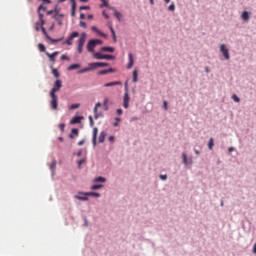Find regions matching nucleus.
<instances>
[{
	"label": "nucleus",
	"mask_w": 256,
	"mask_h": 256,
	"mask_svg": "<svg viewBox=\"0 0 256 256\" xmlns=\"http://www.w3.org/2000/svg\"><path fill=\"white\" fill-rule=\"evenodd\" d=\"M83 143H84V141H80V142H78V145L81 146V145H83Z\"/></svg>",
	"instance_id": "obj_63"
},
{
	"label": "nucleus",
	"mask_w": 256,
	"mask_h": 256,
	"mask_svg": "<svg viewBox=\"0 0 256 256\" xmlns=\"http://www.w3.org/2000/svg\"><path fill=\"white\" fill-rule=\"evenodd\" d=\"M160 179H162V181L167 180V175H160Z\"/></svg>",
	"instance_id": "obj_54"
},
{
	"label": "nucleus",
	"mask_w": 256,
	"mask_h": 256,
	"mask_svg": "<svg viewBox=\"0 0 256 256\" xmlns=\"http://www.w3.org/2000/svg\"><path fill=\"white\" fill-rule=\"evenodd\" d=\"M214 146H215V141L213 140V138H210L208 142V149L212 151Z\"/></svg>",
	"instance_id": "obj_24"
},
{
	"label": "nucleus",
	"mask_w": 256,
	"mask_h": 256,
	"mask_svg": "<svg viewBox=\"0 0 256 256\" xmlns=\"http://www.w3.org/2000/svg\"><path fill=\"white\" fill-rule=\"evenodd\" d=\"M89 71H90V70H89V67H86V68H83V69L79 70V71H78V74L81 75V74H83V73H89Z\"/></svg>",
	"instance_id": "obj_29"
},
{
	"label": "nucleus",
	"mask_w": 256,
	"mask_h": 256,
	"mask_svg": "<svg viewBox=\"0 0 256 256\" xmlns=\"http://www.w3.org/2000/svg\"><path fill=\"white\" fill-rule=\"evenodd\" d=\"M35 29H36V31H40V29H41V21L35 23Z\"/></svg>",
	"instance_id": "obj_37"
},
{
	"label": "nucleus",
	"mask_w": 256,
	"mask_h": 256,
	"mask_svg": "<svg viewBox=\"0 0 256 256\" xmlns=\"http://www.w3.org/2000/svg\"><path fill=\"white\" fill-rule=\"evenodd\" d=\"M71 17H75V10H72Z\"/></svg>",
	"instance_id": "obj_62"
},
{
	"label": "nucleus",
	"mask_w": 256,
	"mask_h": 256,
	"mask_svg": "<svg viewBox=\"0 0 256 256\" xmlns=\"http://www.w3.org/2000/svg\"><path fill=\"white\" fill-rule=\"evenodd\" d=\"M89 123H90V127H93V125H95V122L93 121V116H89Z\"/></svg>",
	"instance_id": "obj_40"
},
{
	"label": "nucleus",
	"mask_w": 256,
	"mask_h": 256,
	"mask_svg": "<svg viewBox=\"0 0 256 256\" xmlns=\"http://www.w3.org/2000/svg\"><path fill=\"white\" fill-rule=\"evenodd\" d=\"M74 197H75V199H78V201H89L88 196L79 194V192H78V195H76Z\"/></svg>",
	"instance_id": "obj_17"
},
{
	"label": "nucleus",
	"mask_w": 256,
	"mask_h": 256,
	"mask_svg": "<svg viewBox=\"0 0 256 256\" xmlns=\"http://www.w3.org/2000/svg\"><path fill=\"white\" fill-rule=\"evenodd\" d=\"M80 19H85V14L81 13L80 14Z\"/></svg>",
	"instance_id": "obj_61"
},
{
	"label": "nucleus",
	"mask_w": 256,
	"mask_h": 256,
	"mask_svg": "<svg viewBox=\"0 0 256 256\" xmlns=\"http://www.w3.org/2000/svg\"><path fill=\"white\" fill-rule=\"evenodd\" d=\"M89 9H91V7H89V6H81L80 7V11H89Z\"/></svg>",
	"instance_id": "obj_41"
},
{
	"label": "nucleus",
	"mask_w": 256,
	"mask_h": 256,
	"mask_svg": "<svg viewBox=\"0 0 256 256\" xmlns=\"http://www.w3.org/2000/svg\"><path fill=\"white\" fill-rule=\"evenodd\" d=\"M253 253H255V255H256V244H254V246H253Z\"/></svg>",
	"instance_id": "obj_60"
},
{
	"label": "nucleus",
	"mask_w": 256,
	"mask_h": 256,
	"mask_svg": "<svg viewBox=\"0 0 256 256\" xmlns=\"http://www.w3.org/2000/svg\"><path fill=\"white\" fill-rule=\"evenodd\" d=\"M98 67H99V62H94V63L88 64L89 71H94V69H98Z\"/></svg>",
	"instance_id": "obj_16"
},
{
	"label": "nucleus",
	"mask_w": 256,
	"mask_h": 256,
	"mask_svg": "<svg viewBox=\"0 0 256 256\" xmlns=\"http://www.w3.org/2000/svg\"><path fill=\"white\" fill-rule=\"evenodd\" d=\"M92 41H94V45H103V41L100 39H92Z\"/></svg>",
	"instance_id": "obj_34"
},
{
	"label": "nucleus",
	"mask_w": 256,
	"mask_h": 256,
	"mask_svg": "<svg viewBox=\"0 0 256 256\" xmlns=\"http://www.w3.org/2000/svg\"><path fill=\"white\" fill-rule=\"evenodd\" d=\"M232 99H233V101H235V103H239V101H241V99H239L238 96L235 94L232 95Z\"/></svg>",
	"instance_id": "obj_39"
},
{
	"label": "nucleus",
	"mask_w": 256,
	"mask_h": 256,
	"mask_svg": "<svg viewBox=\"0 0 256 256\" xmlns=\"http://www.w3.org/2000/svg\"><path fill=\"white\" fill-rule=\"evenodd\" d=\"M228 151H229V153H232V151H235V148H234V147H230V148L228 149Z\"/></svg>",
	"instance_id": "obj_59"
},
{
	"label": "nucleus",
	"mask_w": 256,
	"mask_h": 256,
	"mask_svg": "<svg viewBox=\"0 0 256 256\" xmlns=\"http://www.w3.org/2000/svg\"><path fill=\"white\" fill-rule=\"evenodd\" d=\"M41 31L45 35L46 39H48L52 43H59V40L49 37V34H47V30L45 29V27H43V24H41Z\"/></svg>",
	"instance_id": "obj_6"
},
{
	"label": "nucleus",
	"mask_w": 256,
	"mask_h": 256,
	"mask_svg": "<svg viewBox=\"0 0 256 256\" xmlns=\"http://www.w3.org/2000/svg\"><path fill=\"white\" fill-rule=\"evenodd\" d=\"M110 31H111L112 35H115V30L113 29V26H110Z\"/></svg>",
	"instance_id": "obj_57"
},
{
	"label": "nucleus",
	"mask_w": 256,
	"mask_h": 256,
	"mask_svg": "<svg viewBox=\"0 0 256 256\" xmlns=\"http://www.w3.org/2000/svg\"><path fill=\"white\" fill-rule=\"evenodd\" d=\"M103 105H104V107L109 106V99H104Z\"/></svg>",
	"instance_id": "obj_48"
},
{
	"label": "nucleus",
	"mask_w": 256,
	"mask_h": 256,
	"mask_svg": "<svg viewBox=\"0 0 256 256\" xmlns=\"http://www.w3.org/2000/svg\"><path fill=\"white\" fill-rule=\"evenodd\" d=\"M79 195H85L88 197H101V194L97 193V192H79Z\"/></svg>",
	"instance_id": "obj_11"
},
{
	"label": "nucleus",
	"mask_w": 256,
	"mask_h": 256,
	"mask_svg": "<svg viewBox=\"0 0 256 256\" xmlns=\"http://www.w3.org/2000/svg\"><path fill=\"white\" fill-rule=\"evenodd\" d=\"M94 59L103 60L106 59L108 61H111V59H115V56L109 55V54H102L100 52H96L93 54Z\"/></svg>",
	"instance_id": "obj_2"
},
{
	"label": "nucleus",
	"mask_w": 256,
	"mask_h": 256,
	"mask_svg": "<svg viewBox=\"0 0 256 256\" xmlns=\"http://www.w3.org/2000/svg\"><path fill=\"white\" fill-rule=\"evenodd\" d=\"M38 48H39V51H40L41 53H45V51H46L45 45H43V44H38Z\"/></svg>",
	"instance_id": "obj_31"
},
{
	"label": "nucleus",
	"mask_w": 256,
	"mask_h": 256,
	"mask_svg": "<svg viewBox=\"0 0 256 256\" xmlns=\"http://www.w3.org/2000/svg\"><path fill=\"white\" fill-rule=\"evenodd\" d=\"M101 51H103V52H108V53H113V51H115V48L105 46V47H102V48H101Z\"/></svg>",
	"instance_id": "obj_20"
},
{
	"label": "nucleus",
	"mask_w": 256,
	"mask_h": 256,
	"mask_svg": "<svg viewBox=\"0 0 256 256\" xmlns=\"http://www.w3.org/2000/svg\"><path fill=\"white\" fill-rule=\"evenodd\" d=\"M109 73H115V70L113 68H109V69H106V70H100L98 72V75H107Z\"/></svg>",
	"instance_id": "obj_14"
},
{
	"label": "nucleus",
	"mask_w": 256,
	"mask_h": 256,
	"mask_svg": "<svg viewBox=\"0 0 256 256\" xmlns=\"http://www.w3.org/2000/svg\"><path fill=\"white\" fill-rule=\"evenodd\" d=\"M97 133H98L97 128H94L93 129V145H97Z\"/></svg>",
	"instance_id": "obj_22"
},
{
	"label": "nucleus",
	"mask_w": 256,
	"mask_h": 256,
	"mask_svg": "<svg viewBox=\"0 0 256 256\" xmlns=\"http://www.w3.org/2000/svg\"><path fill=\"white\" fill-rule=\"evenodd\" d=\"M59 128L61 131H65V124H59Z\"/></svg>",
	"instance_id": "obj_49"
},
{
	"label": "nucleus",
	"mask_w": 256,
	"mask_h": 256,
	"mask_svg": "<svg viewBox=\"0 0 256 256\" xmlns=\"http://www.w3.org/2000/svg\"><path fill=\"white\" fill-rule=\"evenodd\" d=\"M116 113H117V115H123V110L122 109H117Z\"/></svg>",
	"instance_id": "obj_51"
},
{
	"label": "nucleus",
	"mask_w": 256,
	"mask_h": 256,
	"mask_svg": "<svg viewBox=\"0 0 256 256\" xmlns=\"http://www.w3.org/2000/svg\"><path fill=\"white\" fill-rule=\"evenodd\" d=\"M80 27H82L83 29H87V23L80 21Z\"/></svg>",
	"instance_id": "obj_44"
},
{
	"label": "nucleus",
	"mask_w": 256,
	"mask_h": 256,
	"mask_svg": "<svg viewBox=\"0 0 256 256\" xmlns=\"http://www.w3.org/2000/svg\"><path fill=\"white\" fill-rule=\"evenodd\" d=\"M61 60L62 61H69V57H67V55H62Z\"/></svg>",
	"instance_id": "obj_47"
},
{
	"label": "nucleus",
	"mask_w": 256,
	"mask_h": 256,
	"mask_svg": "<svg viewBox=\"0 0 256 256\" xmlns=\"http://www.w3.org/2000/svg\"><path fill=\"white\" fill-rule=\"evenodd\" d=\"M41 9H43V11H46L47 8H45V6L40 5L38 8V17L42 23V25H45V19L43 18V13H41Z\"/></svg>",
	"instance_id": "obj_7"
},
{
	"label": "nucleus",
	"mask_w": 256,
	"mask_h": 256,
	"mask_svg": "<svg viewBox=\"0 0 256 256\" xmlns=\"http://www.w3.org/2000/svg\"><path fill=\"white\" fill-rule=\"evenodd\" d=\"M85 37H86V34L82 33L81 37L78 40V46H77L78 53H83V47L85 46Z\"/></svg>",
	"instance_id": "obj_3"
},
{
	"label": "nucleus",
	"mask_w": 256,
	"mask_h": 256,
	"mask_svg": "<svg viewBox=\"0 0 256 256\" xmlns=\"http://www.w3.org/2000/svg\"><path fill=\"white\" fill-rule=\"evenodd\" d=\"M46 55H47V57H49V59L52 63H55V57H57L59 55V52L56 51V52H53L52 54L49 52H46Z\"/></svg>",
	"instance_id": "obj_13"
},
{
	"label": "nucleus",
	"mask_w": 256,
	"mask_h": 256,
	"mask_svg": "<svg viewBox=\"0 0 256 256\" xmlns=\"http://www.w3.org/2000/svg\"><path fill=\"white\" fill-rule=\"evenodd\" d=\"M88 19H93V15H88Z\"/></svg>",
	"instance_id": "obj_64"
},
{
	"label": "nucleus",
	"mask_w": 256,
	"mask_h": 256,
	"mask_svg": "<svg viewBox=\"0 0 256 256\" xmlns=\"http://www.w3.org/2000/svg\"><path fill=\"white\" fill-rule=\"evenodd\" d=\"M91 30H92V31H95V33H99V29H98L97 27H95V26H92V27H91Z\"/></svg>",
	"instance_id": "obj_50"
},
{
	"label": "nucleus",
	"mask_w": 256,
	"mask_h": 256,
	"mask_svg": "<svg viewBox=\"0 0 256 256\" xmlns=\"http://www.w3.org/2000/svg\"><path fill=\"white\" fill-rule=\"evenodd\" d=\"M114 15L118 20L121 19V14L118 11H115Z\"/></svg>",
	"instance_id": "obj_46"
},
{
	"label": "nucleus",
	"mask_w": 256,
	"mask_h": 256,
	"mask_svg": "<svg viewBox=\"0 0 256 256\" xmlns=\"http://www.w3.org/2000/svg\"><path fill=\"white\" fill-rule=\"evenodd\" d=\"M109 141H110V143H113V141H115V137L110 136V137H109Z\"/></svg>",
	"instance_id": "obj_56"
},
{
	"label": "nucleus",
	"mask_w": 256,
	"mask_h": 256,
	"mask_svg": "<svg viewBox=\"0 0 256 256\" xmlns=\"http://www.w3.org/2000/svg\"><path fill=\"white\" fill-rule=\"evenodd\" d=\"M79 35V32H72L70 37L66 40V45H73V39Z\"/></svg>",
	"instance_id": "obj_9"
},
{
	"label": "nucleus",
	"mask_w": 256,
	"mask_h": 256,
	"mask_svg": "<svg viewBox=\"0 0 256 256\" xmlns=\"http://www.w3.org/2000/svg\"><path fill=\"white\" fill-rule=\"evenodd\" d=\"M103 185L101 184H95L91 186L92 191H97V189H101Z\"/></svg>",
	"instance_id": "obj_28"
},
{
	"label": "nucleus",
	"mask_w": 256,
	"mask_h": 256,
	"mask_svg": "<svg viewBox=\"0 0 256 256\" xmlns=\"http://www.w3.org/2000/svg\"><path fill=\"white\" fill-rule=\"evenodd\" d=\"M102 1V3H103V5H104V7H107L109 4L107 3V0H101Z\"/></svg>",
	"instance_id": "obj_55"
},
{
	"label": "nucleus",
	"mask_w": 256,
	"mask_h": 256,
	"mask_svg": "<svg viewBox=\"0 0 256 256\" xmlns=\"http://www.w3.org/2000/svg\"><path fill=\"white\" fill-rule=\"evenodd\" d=\"M55 167H57V162L54 160V161H52V163L50 164V169H51V171H55Z\"/></svg>",
	"instance_id": "obj_32"
},
{
	"label": "nucleus",
	"mask_w": 256,
	"mask_h": 256,
	"mask_svg": "<svg viewBox=\"0 0 256 256\" xmlns=\"http://www.w3.org/2000/svg\"><path fill=\"white\" fill-rule=\"evenodd\" d=\"M128 57H129V63L127 65V69H131L135 63L133 60V54L129 53Z\"/></svg>",
	"instance_id": "obj_18"
},
{
	"label": "nucleus",
	"mask_w": 256,
	"mask_h": 256,
	"mask_svg": "<svg viewBox=\"0 0 256 256\" xmlns=\"http://www.w3.org/2000/svg\"><path fill=\"white\" fill-rule=\"evenodd\" d=\"M95 47H97L96 44H95V41L94 40H90L88 42V44H87V51L89 53H93L95 51Z\"/></svg>",
	"instance_id": "obj_8"
},
{
	"label": "nucleus",
	"mask_w": 256,
	"mask_h": 256,
	"mask_svg": "<svg viewBox=\"0 0 256 256\" xmlns=\"http://www.w3.org/2000/svg\"><path fill=\"white\" fill-rule=\"evenodd\" d=\"M43 3H46L47 5H49V3H51V0H42Z\"/></svg>",
	"instance_id": "obj_58"
},
{
	"label": "nucleus",
	"mask_w": 256,
	"mask_h": 256,
	"mask_svg": "<svg viewBox=\"0 0 256 256\" xmlns=\"http://www.w3.org/2000/svg\"><path fill=\"white\" fill-rule=\"evenodd\" d=\"M98 35H100V37H107V34L101 32V31L98 32Z\"/></svg>",
	"instance_id": "obj_52"
},
{
	"label": "nucleus",
	"mask_w": 256,
	"mask_h": 256,
	"mask_svg": "<svg viewBox=\"0 0 256 256\" xmlns=\"http://www.w3.org/2000/svg\"><path fill=\"white\" fill-rule=\"evenodd\" d=\"M138 80V75H137V70L133 71V83H137Z\"/></svg>",
	"instance_id": "obj_30"
},
{
	"label": "nucleus",
	"mask_w": 256,
	"mask_h": 256,
	"mask_svg": "<svg viewBox=\"0 0 256 256\" xmlns=\"http://www.w3.org/2000/svg\"><path fill=\"white\" fill-rule=\"evenodd\" d=\"M78 136H79V129L77 128L72 129L71 134L69 135V138L75 139V137H78Z\"/></svg>",
	"instance_id": "obj_15"
},
{
	"label": "nucleus",
	"mask_w": 256,
	"mask_h": 256,
	"mask_svg": "<svg viewBox=\"0 0 256 256\" xmlns=\"http://www.w3.org/2000/svg\"><path fill=\"white\" fill-rule=\"evenodd\" d=\"M83 116H75L71 119L70 125H77V123H81Z\"/></svg>",
	"instance_id": "obj_12"
},
{
	"label": "nucleus",
	"mask_w": 256,
	"mask_h": 256,
	"mask_svg": "<svg viewBox=\"0 0 256 256\" xmlns=\"http://www.w3.org/2000/svg\"><path fill=\"white\" fill-rule=\"evenodd\" d=\"M95 183H105L107 180L102 177V176H99L97 178L94 179Z\"/></svg>",
	"instance_id": "obj_25"
},
{
	"label": "nucleus",
	"mask_w": 256,
	"mask_h": 256,
	"mask_svg": "<svg viewBox=\"0 0 256 256\" xmlns=\"http://www.w3.org/2000/svg\"><path fill=\"white\" fill-rule=\"evenodd\" d=\"M79 107H80V104H72V105L70 106V109H72V110H74V109H79Z\"/></svg>",
	"instance_id": "obj_42"
},
{
	"label": "nucleus",
	"mask_w": 256,
	"mask_h": 256,
	"mask_svg": "<svg viewBox=\"0 0 256 256\" xmlns=\"http://www.w3.org/2000/svg\"><path fill=\"white\" fill-rule=\"evenodd\" d=\"M242 19H243V21H248L249 20V12L244 11L242 13Z\"/></svg>",
	"instance_id": "obj_26"
},
{
	"label": "nucleus",
	"mask_w": 256,
	"mask_h": 256,
	"mask_svg": "<svg viewBox=\"0 0 256 256\" xmlns=\"http://www.w3.org/2000/svg\"><path fill=\"white\" fill-rule=\"evenodd\" d=\"M163 109H164L165 111H167V101H164V102H163Z\"/></svg>",
	"instance_id": "obj_53"
},
{
	"label": "nucleus",
	"mask_w": 256,
	"mask_h": 256,
	"mask_svg": "<svg viewBox=\"0 0 256 256\" xmlns=\"http://www.w3.org/2000/svg\"><path fill=\"white\" fill-rule=\"evenodd\" d=\"M83 163H85V159H81L78 161V168L81 169V165H83Z\"/></svg>",
	"instance_id": "obj_43"
},
{
	"label": "nucleus",
	"mask_w": 256,
	"mask_h": 256,
	"mask_svg": "<svg viewBox=\"0 0 256 256\" xmlns=\"http://www.w3.org/2000/svg\"><path fill=\"white\" fill-rule=\"evenodd\" d=\"M52 75H54V77H56V79H59V72L57 71V69H55V68L52 69Z\"/></svg>",
	"instance_id": "obj_33"
},
{
	"label": "nucleus",
	"mask_w": 256,
	"mask_h": 256,
	"mask_svg": "<svg viewBox=\"0 0 256 256\" xmlns=\"http://www.w3.org/2000/svg\"><path fill=\"white\" fill-rule=\"evenodd\" d=\"M54 19H56V21L59 22V25H61V24H62V23H61V19H63V15H62V14H56V15L54 16Z\"/></svg>",
	"instance_id": "obj_27"
},
{
	"label": "nucleus",
	"mask_w": 256,
	"mask_h": 256,
	"mask_svg": "<svg viewBox=\"0 0 256 256\" xmlns=\"http://www.w3.org/2000/svg\"><path fill=\"white\" fill-rule=\"evenodd\" d=\"M101 107V102L96 103L94 107V119H99V117H103V114H99L97 111Z\"/></svg>",
	"instance_id": "obj_10"
},
{
	"label": "nucleus",
	"mask_w": 256,
	"mask_h": 256,
	"mask_svg": "<svg viewBox=\"0 0 256 256\" xmlns=\"http://www.w3.org/2000/svg\"><path fill=\"white\" fill-rule=\"evenodd\" d=\"M105 137H107V133L101 132L99 136V143H104L105 142Z\"/></svg>",
	"instance_id": "obj_23"
},
{
	"label": "nucleus",
	"mask_w": 256,
	"mask_h": 256,
	"mask_svg": "<svg viewBox=\"0 0 256 256\" xmlns=\"http://www.w3.org/2000/svg\"><path fill=\"white\" fill-rule=\"evenodd\" d=\"M220 51L223 54L224 59H226L227 61H229L230 56H229V49H227V47H225V44H221L220 45Z\"/></svg>",
	"instance_id": "obj_5"
},
{
	"label": "nucleus",
	"mask_w": 256,
	"mask_h": 256,
	"mask_svg": "<svg viewBox=\"0 0 256 256\" xmlns=\"http://www.w3.org/2000/svg\"><path fill=\"white\" fill-rule=\"evenodd\" d=\"M98 67H109V63L98 62Z\"/></svg>",
	"instance_id": "obj_35"
},
{
	"label": "nucleus",
	"mask_w": 256,
	"mask_h": 256,
	"mask_svg": "<svg viewBox=\"0 0 256 256\" xmlns=\"http://www.w3.org/2000/svg\"><path fill=\"white\" fill-rule=\"evenodd\" d=\"M62 87H63V82H61V80H56L53 88L50 91V97H51L50 107L51 109H53V111H57V109H59V103L57 102L58 97H57V94L55 93L61 91Z\"/></svg>",
	"instance_id": "obj_1"
},
{
	"label": "nucleus",
	"mask_w": 256,
	"mask_h": 256,
	"mask_svg": "<svg viewBox=\"0 0 256 256\" xmlns=\"http://www.w3.org/2000/svg\"><path fill=\"white\" fill-rule=\"evenodd\" d=\"M168 11H175V4H171L169 7H168Z\"/></svg>",
	"instance_id": "obj_45"
},
{
	"label": "nucleus",
	"mask_w": 256,
	"mask_h": 256,
	"mask_svg": "<svg viewBox=\"0 0 256 256\" xmlns=\"http://www.w3.org/2000/svg\"><path fill=\"white\" fill-rule=\"evenodd\" d=\"M129 101H130L129 90L127 89V85H126V91H125L124 96H123V107H124V109H129Z\"/></svg>",
	"instance_id": "obj_4"
},
{
	"label": "nucleus",
	"mask_w": 256,
	"mask_h": 256,
	"mask_svg": "<svg viewBox=\"0 0 256 256\" xmlns=\"http://www.w3.org/2000/svg\"><path fill=\"white\" fill-rule=\"evenodd\" d=\"M115 85H121V81H115L104 84V87H115Z\"/></svg>",
	"instance_id": "obj_19"
},
{
	"label": "nucleus",
	"mask_w": 256,
	"mask_h": 256,
	"mask_svg": "<svg viewBox=\"0 0 256 256\" xmlns=\"http://www.w3.org/2000/svg\"><path fill=\"white\" fill-rule=\"evenodd\" d=\"M182 160H183L184 165H187V154H185V153L182 154Z\"/></svg>",
	"instance_id": "obj_36"
},
{
	"label": "nucleus",
	"mask_w": 256,
	"mask_h": 256,
	"mask_svg": "<svg viewBox=\"0 0 256 256\" xmlns=\"http://www.w3.org/2000/svg\"><path fill=\"white\" fill-rule=\"evenodd\" d=\"M72 3V11H75V9H77V3L75 2V0H70Z\"/></svg>",
	"instance_id": "obj_38"
},
{
	"label": "nucleus",
	"mask_w": 256,
	"mask_h": 256,
	"mask_svg": "<svg viewBox=\"0 0 256 256\" xmlns=\"http://www.w3.org/2000/svg\"><path fill=\"white\" fill-rule=\"evenodd\" d=\"M74 69H81V64H72L68 67V71H74Z\"/></svg>",
	"instance_id": "obj_21"
}]
</instances>
